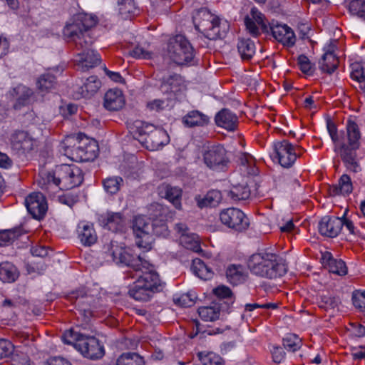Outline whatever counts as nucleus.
Listing matches in <instances>:
<instances>
[{
    "label": "nucleus",
    "mask_w": 365,
    "mask_h": 365,
    "mask_svg": "<svg viewBox=\"0 0 365 365\" xmlns=\"http://www.w3.org/2000/svg\"><path fill=\"white\" fill-rule=\"evenodd\" d=\"M107 252L116 264L130 267L135 271L143 269L141 266L147 261L144 255H134L131 250L119 246L117 242H110L108 245Z\"/></svg>",
    "instance_id": "nucleus-7"
},
{
    "label": "nucleus",
    "mask_w": 365,
    "mask_h": 365,
    "mask_svg": "<svg viewBox=\"0 0 365 365\" xmlns=\"http://www.w3.org/2000/svg\"><path fill=\"white\" fill-rule=\"evenodd\" d=\"M349 11L365 21V0H352L349 6Z\"/></svg>",
    "instance_id": "nucleus-52"
},
{
    "label": "nucleus",
    "mask_w": 365,
    "mask_h": 365,
    "mask_svg": "<svg viewBox=\"0 0 365 365\" xmlns=\"http://www.w3.org/2000/svg\"><path fill=\"white\" fill-rule=\"evenodd\" d=\"M78 238L85 246H91L97 240V235L93 225L87 222H81L77 227Z\"/></svg>",
    "instance_id": "nucleus-26"
},
{
    "label": "nucleus",
    "mask_w": 365,
    "mask_h": 365,
    "mask_svg": "<svg viewBox=\"0 0 365 365\" xmlns=\"http://www.w3.org/2000/svg\"><path fill=\"white\" fill-rule=\"evenodd\" d=\"M96 24V16L85 13L77 14L66 24L63 36L68 41L74 43L76 48L85 49L93 43L90 29Z\"/></svg>",
    "instance_id": "nucleus-3"
},
{
    "label": "nucleus",
    "mask_w": 365,
    "mask_h": 365,
    "mask_svg": "<svg viewBox=\"0 0 365 365\" xmlns=\"http://www.w3.org/2000/svg\"><path fill=\"white\" fill-rule=\"evenodd\" d=\"M88 46L85 49L76 48L79 52L77 54L76 62L79 67V63L81 64L82 70L86 71L98 66L101 63L100 55L94 50Z\"/></svg>",
    "instance_id": "nucleus-18"
},
{
    "label": "nucleus",
    "mask_w": 365,
    "mask_h": 365,
    "mask_svg": "<svg viewBox=\"0 0 365 365\" xmlns=\"http://www.w3.org/2000/svg\"><path fill=\"white\" fill-rule=\"evenodd\" d=\"M143 358L136 353H123L117 359L116 365H144Z\"/></svg>",
    "instance_id": "nucleus-41"
},
{
    "label": "nucleus",
    "mask_w": 365,
    "mask_h": 365,
    "mask_svg": "<svg viewBox=\"0 0 365 365\" xmlns=\"http://www.w3.org/2000/svg\"><path fill=\"white\" fill-rule=\"evenodd\" d=\"M58 200L61 203L72 207L78 201V196L76 194L68 192L59 196Z\"/></svg>",
    "instance_id": "nucleus-60"
},
{
    "label": "nucleus",
    "mask_w": 365,
    "mask_h": 365,
    "mask_svg": "<svg viewBox=\"0 0 365 365\" xmlns=\"http://www.w3.org/2000/svg\"><path fill=\"white\" fill-rule=\"evenodd\" d=\"M81 145L82 152L87 153V150L88 151V149H91L92 150V154L91 155L92 156H86V159H81V162L93 160L96 158H97L98 155V145L96 140L89 139L86 137L83 138Z\"/></svg>",
    "instance_id": "nucleus-44"
},
{
    "label": "nucleus",
    "mask_w": 365,
    "mask_h": 365,
    "mask_svg": "<svg viewBox=\"0 0 365 365\" xmlns=\"http://www.w3.org/2000/svg\"><path fill=\"white\" fill-rule=\"evenodd\" d=\"M143 269H138L136 272H141V274L138 276V279H143L147 287L154 292H158L163 289V283L160 279L159 274L155 269L153 264L148 260L141 266Z\"/></svg>",
    "instance_id": "nucleus-15"
},
{
    "label": "nucleus",
    "mask_w": 365,
    "mask_h": 365,
    "mask_svg": "<svg viewBox=\"0 0 365 365\" xmlns=\"http://www.w3.org/2000/svg\"><path fill=\"white\" fill-rule=\"evenodd\" d=\"M267 259L269 260V263H266L264 271L267 270L268 273L262 274V277L274 279L286 274L287 266L282 257L274 253L269 252Z\"/></svg>",
    "instance_id": "nucleus-17"
},
{
    "label": "nucleus",
    "mask_w": 365,
    "mask_h": 365,
    "mask_svg": "<svg viewBox=\"0 0 365 365\" xmlns=\"http://www.w3.org/2000/svg\"><path fill=\"white\" fill-rule=\"evenodd\" d=\"M352 189L353 187L350 177L344 174L339 178L338 184L332 186L331 194L333 195H349L352 192Z\"/></svg>",
    "instance_id": "nucleus-36"
},
{
    "label": "nucleus",
    "mask_w": 365,
    "mask_h": 365,
    "mask_svg": "<svg viewBox=\"0 0 365 365\" xmlns=\"http://www.w3.org/2000/svg\"><path fill=\"white\" fill-rule=\"evenodd\" d=\"M77 349L84 356L91 359H100L104 355L103 346L93 336L85 335L84 338L77 343Z\"/></svg>",
    "instance_id": "nucleus-13"
},
{
    "label": "nucleus",
    "mask_w": 365,
    "mask_h": 365,
    "mask_svg": "<svg viewBox=\"0 0 365 365\" xmlns=\"http://www.w3.org/2000/svg\"><path fill=\"white\" fill-rule=\"evenodd\" d=\"M274 153L279 164L284 168H290L296 161L301 150L299 146H294L288 140H284L274 144Z\"/></svg>",
    "instance_id": "nucleus-12"
},
{
    "label": "nucleus",
    "mask_w": 365,
    "mask_h": 365,
    "mask_svg": "<svg viewBox=\"0 0 365 365\" xmlns=\"http://www.w3.org/2000/svg\"><path fill=\"white\" fill-rule=\"evenodd\" d=\"M19 277L16 267L9 262L0 263V280L3 282H14Z\"/></svg>",
    "instance_id": "nucleus-34"
},
{
    "label": "nucleus",
    "mask_w": 365,
    "mask_h": 365,
    "mask_svg": "<svg viewBox=\"0 0 365 365\" xmlns=\"http://www.w3.org/2000/svg\"><path fill=\"white\" fill-rule=\"evenodd\" d=\"M98 220L101 226L113 232L123 231L125 225V220L120 212H107Z\"/></svg>",
    "instance_id": "nucleus-20"
},
{
    "label": "nucleus",
    "mask_w": 365,
    "mask_h": 365,
    "mask_svg": "<svg viewBox=\"0 0 365 365\" xmlns=\"http://www.w3.org/2000/svg\"><path fill=\"white\" fill-rule=\"evenodd\" d=\"M220 220L224 225L237 232H242L250 225L249 219L245 214L235 207L222 210L220 213Z\"/></svg>",
    "instance_id": "nucleus-9"
},
{
    "label": "nucleus",
    "mask_w": 365,
    "mask_h": 365,
    "mask_svg": "<svg viewBox=\"0 0 365 365\" xmlns=\"http://www.w3.org/2000/svg\"><path fill=\"white\" fill-rule=\"evenodd\" d=\"M361 133L358 124L351 118L346 123L345 130L340 132L339 146L335 147V151L339 155L348 170L354 173L361 170L356 159V150L360 147Z\"/></svg>",
    "instance_id": "nucleus-1"
},
{
    "label": "nucleus",
    "mask_w": 365,
    "mask_h": 365,
    "mask_svg": "<svg viewBox=\"0 0 365 365\" xmlns=\"http://www.w3.org/2000/svg\"><path fill=\"white\" fill-rule=\"evenodd\" d=\"M203 161L210 169L217 171L224 170L230 163L226 150L220 145L211 146L205 150Z\"/></svg>",
    "instance_id": "nucleus-10"
},
{
    "label": "nucleus",
    "mask_w": 365,
    "mask_h": 365,
    "mask_svg": "<svg viewBox=\"0 0 365 365\" xmlns=\"http://www.w3.org/2000/svg\"><path fill=\"white\" fill-rule=\"evenodd\" d=\"M83 181L81 169L75 165L63 164L58 166L53 173L45 174L38 184L43 190L59 188L71 189L79 186Z\"/></svg>",
    "instance_id": "nucleus-2"
},
{
    "label": "nucleus",
    "mask_w": 365,
    "mask_h": 365,
    "mask_svg": "<svg viewBox=\"0 0 365 365\" xmlns=\"http://www.w3.org/2000/svg\"><path fill=\"white\" fill-rule=\"evenodd\" d=\"M247 277L245 267L240 264H230L227 267L226 277L227 281L233 285L243 283Z\"/></svg>",
    "instance_id": "nucleus-31"
},
{
    "label": "nucleus",
    "mask_w": 365,
    "mask_h": 365,
    "mask_svg": "<svg viewBox=\"0 0 365 365\" xmlns=\"http://www.w3.org/2000/svg\"><path fill=\"white\" fill-rule=\"evenodd\" d=\"M222 196L220 191L211 190L205 195H196L195 200L199 208L214 207L217 206L222 201Z\"/></svg>",
    "instance_id": "nucleus-29"
},
{
    "label": "nucleus",
    "mask_w": 365,
    "mask_h": 365,
    "mask_svg": "<svg viewBox=\"0 0 365 365\" xmlns=\"http://www.w3.org/2000/svg\"><path fill=\"white\" fill-rule=\"evenodd\" d=\"M199 360L203 365H222V359L213 352H199L197 354Z\"/></svg>",
    "instance_id": "nucleus-48"
},
{
    "label": "nucleus",
    "mask_w": 365,
    "mask_h": 365,
    "mask_svg": "<svg viewBox=\"0 0 365 365\" xmlns=\"http://www.w3.org/2000/svg\"><path fill=\"white\" fill-rule=\"evenodd\" d=\"M182 122L185 127H203L210 123V118L197 110L189 111L182 117Z\"/></svg>",
    "instance_id": "nucleus-30"
},
{
    "label": "nucleus",
    "mask_w": 365,
    "mask_h": 365,
    "mask_svg": "<svg viewBox=\"0 0 365 365\" xmlns=\"http://www.w3.org/2000/svg\"><path fill=\"white\" fill-rule=\"evenodd\" d=\"M82 138L80 135L66 137L61 145V150L64 155L73 161L79 162L81 159H86V156L92 154V150L88 149L87 153L81 150Z\"/></svg>",
    "instance_id": "nucleus-11"
},
{
    "label": "nucleus",
    "mask_w": 365,
    "mask_h": 365,
    "mask_svg": "<svg viewBox=\"0 0 365 365\" xmlns=\"http://www.w3.org/2000/svg\"><path fill=\"white\" fill-rule=\"evenodd\" d=\"M14 350L13 344L8 340L0 339V360L9 356Z\"/></svg>",
    "instance_id": "nucleus-58"
},
{
    "label": "nucleus",
    "mask_w": 365,
    "mask_h": 365,
    "mask_svg": "<svg viewBox=\"0 0 365 365\" xmlns=\"http://www.w3.org/2000/svg\"><path fill=\"white\" fill-rule=\"evenodd\" d=\"M182 195L181 189L178 187H172L166 185L165 187V197L169 200L177 209L181 208L180 197Z\"/></svg>",
    "instance_id": "nucleus-42"
},
{
    "label": "nucleus",
    "mask_w": 365,
    "mask_h": 365,
    "mask_svg": "<svg viewBox=\"0 0 365 365\" xmlns=\"http://www.w3.org/2000/svg\"><path fill=\"white\" fill-rule=\"evenodd\" d=\"M157 222V221H154L150 223V220L145 216L139 215L135 217L133 230L137 238L138 247L150 250L153 241L152 232L156 235L165 236L167 235V225L165 223L158 225Z\"/></svg>",
    "instance_id": "nucleus-5"
},
{
    "label": "nucleus",
    "mask_w": 365,
    "mask_h": 365,
    "mask_svg": "<svg viewBox=\"0 0 365 365\" xmlns=\"http://www.w3.org/2000/svg\"><path fill=\"white\" fill-rule=\"evenodd\" d=\"M130 55L135 58L149 59L151 58V53L140 46H136L130 51Z\"/></svg>",
    "instance_id": "nucleus-62"
},
{
    "label": "nucleus",
    "mask_w": 365,
    "mask_h": 365,
    "mask_svg": "<svg viewBox=\"0 0 365 365\" xmlns=\"http://www.w3.org/2000/svg\"><path fill=\"white\" fill-rule=\"evenodd\" d=\"M268 252L267 251H262L253 254L250 257L248 267L253 274L262 277V274L268 273L267 270L264 271L266 263H269V260L267 259Z\"/></svg>",
    "instance_id": "nucleus-25"
},
{
    "label": "nucleus",
    "mask_w": 365,
    "mask_h": 365,
    "mask_svg": "<svg viewBox=\"0 0 365 365\" xmlns=\"http://www.w3.org/2000/svg\"><path fill=\"white\" fill-rule=\"evenodd\" d=\"M19 235L18 230H6L0 231V247L11 243Z\"/></svg>",
    "instance_id": "nucleus-54"
},
{
    "label": "nucleus",
    "mask_w": 365,
    "mask_h": 365,
    "mask_svg": "<svg viewBox=\"0 0 365 365\" xmlns=\"http://www.w3.org/2000/svg\"><path fill=\"white\" fill-rule=\"evenodd\" d=\"M277 225L282 232H288L292 231L294 225L293 223L292 219L289 217L282 218L281 220L278 221Z\"/></svg>",
    "instance_id": "nucleus-63"
},
{
    "label": "nucleus",
    "mask_w": 365,
    "mask_h": 365,
    "mask_svg": "<svg viewBox=\"0 0 365 365\" xmlns=\"http://www.w3.org/2000/svg\"><path fill=\"white\" fill-rule=\"evenodd\" d=\"M168 52L170 59L178 65L189 63L194 57L192 46L182 35H177L170 40Z\"/></svg>",
    "instance_id": "nucleus-8"
},
{
    "label": "nucleus",
    "mask_w": 365,
    "mask_h": 365,
    "mask_svg": "<svg viewBox=\"0 0 365 365\" xmlns=\"http://www.w3.org/2000/svg\"><path fill=\"white\" fill-rule=\"evenodd\" d=\"M144 282L143 279H137L133 283L128 291L130 297L137 301L147 302L153 297L155 292L150 287H147Z\"/></svg>",
    "instance_id": "nucleus-27"
},
{
    "label": "nucleus",
    "mask_w": 365,
    "mask_h": 365,
    "mask_svg": "<svg viewBox=\"0 0 365 365\" xmlns=\"http://www.w3.org/2000/svg\"><path fill=\"white\" fill-rule=\"evenodd\" d=\"M135 138L148 150H155L169 143V135L162 128H157L148 123L136 126Z\"/></svg>",
    "instance_id": "nucleus-6"
},
{
    "label": "nucleus",
    "mask_w": 365,
    "mask_h": 365,
    "mask_svg": "<svg viewBox=\"0 0 365 365\" xmlns=\"http://www.w3.org/2000/svg\"><path fill=\"white\" fill-rule=\"evenodd\" d=\"M265 17L257 8L253 7L250 11V15L245 18V24L248 33L254 37L260 34V30L267 31L265 24Z\"/></svg>",
    "instance_id": "nucleus-16"
},
{
    "label": "nucleus",
    "mask_w": 365,
    "mask_h": 365,
    "mask_svg": "<svg viewBox=\"0 0 365 365\" xmlns=\"http://www.w3.org/2000/svg\"><path fill=\"white\" fill-rule=\"evenodd\" d=\"M215 121L218 127H221L228 131H234L238 125V118L229 109H222L215 117Z\"/></svg>",
    "instance_id": "nucleus-23"
},
{
    "label": "nucleus",
    "mask_w": 365,
    "mask_h": 365,
    "mask_svg": "<svg viewBox=\"0 0 365 365\" xmlns=\"http://www.w3.org/2000/svg\"><path fill=\"white\" fill-rule=\"evenodd\" d=\"M250 190L246 185L234 186L229 192V196L234 200H245L250 196Z\"/></svg>",
    "instance_id": "nucleus-45"
},
{
    "label": "nucleus",
    "mask_w": 365,
    "mask_h": 365,
    "mask_svg": "<svg viewBox=\"0 0 365 365\" xmlns=\"http://www.w3.org/2000/svg\"><path fill=\"white\" fill-rule=\"evenodd\" d=\"M271 353L274 363L279 364L284 359L285 352L282 347L274 346Z\"/></svg>",
    "instance_id": "nucleus-64"
},
{
    "label": "nucleus",
    "mask_w": 365,
    "mask_h": 365,
    "mask_svg": "<svg viewBox=\"0 0 365 365\" xmlns=\"http://www.w3.org/2000/svg\"><path fill=\"white\" fill-rule=\"evenodd\" d=\"M200 317L206 322H212L220 317V310L215 307H202L198 309Z\"/></svg>",
    "instance_id": "nucleus-47"
},
{
    "label": "nucleus",
    "mask_w": 365,
    "mask_h": 365,
    "mask_svg": "<svg viewBox=\"0 0 365 365\" xmlns=\"http://www.w3.org/2000/svg\"><path fill=\"white\" fill-rule=\"evenodd\" d=\"M12 148L24 153L31 151L34 147V140L28 133L16 130L11 137Z\"/></svg>",
    "instance_id": "nucleus-22"
},
{
    "label": "nucleus",
    "mask_w": 365,
    "mask_h": 365,
    "mask_svg": "<svg viewBox=\"0 0 365 365\" xmlns=\"http://www.w3.org/2000/svg\"><path fill=\"white\" fill-rule=\"evenodd\" d=\"M283 346L289 351L294 352L302 346V340L296 335L290 334L283 339Z\"/></svg>",
    "instance_id": "nucleus-50"
},
{
    "label": "nucleus",
    "mask_w": 365,
    "mask_h": 365,
    "mask_svg": "<svg viewBox=\"0 0 365 365\" xmlns=\"http://www.w3.org/2000/svg\"><path fill=\"white\" fill-rule=\"evenodd\" d=\"M339 64V60L336 56V63H334V61L331 60H324V56H322L321 60L319 61V68L323 72H326L327 73H332L337 68Z\"/></svg>",
    "instance_id": "nucleus-55"
},
{
    "label": "nucleus",
    "mask_w": 365,
    "mask_h": 365,
    "mask_svg": "<svg viewBox=\"0 0 365 365\" xmlns=\"http://www.w3.org/2000/svg\"><path fill=\"white\" fill-rule=\"evenodd\" d=\"M14 92L16 94V102L14 106L16 110L29 104L34 93L31 88L23 85H19L15 88Z\"/></svg>",
    "instance_id": "nucleus-33"
},
{
    "label": "nucleus",
    "mask_w": 365,
    "mask_h": 365,
    "mask_svg": "<svg viewBox=\"0 0 365 365\" xmlns=\"http://www.w3.org/2000/svg\"><path fill=\"white\" fill-rule=\"evenodd\" d=\"M214 294L219 299L227 300V303L234 302V296L231 289L225 285H220L213 289Z\"/></svg>",
    "instance_id": "nucleus-53"
},
{
    "label": "nucleus",
    "mask_w": 365,
    "mask_h": 365,
    "mask_svg": "<svg viewBox=\"0 0 365 365\" xmlns=\"http://www.w3.org/2000/svg\"><path fill=\"white\" fill-rule=\"evenodd\" d=\"M84 336V334L75 331L73 329H70L63 333L62 340L65 344H72L76 349H77V343L78 341L83 339Z\"/></svg>",
    "instance_id": "nucleus-51"
},
{
    "label": "nucleus",
    "mask_w": 365,
    "mask_h": 365,
    "mask_svg": "<svg viewBox=\"0 0 365 365\" xmlns=\"http://www.w3.org/2000/svg\"><path fill=\"white\" fill-rule=\"evenodd\" d=\"M173 302L175 304L182 307H189L194 304L193 300L187 293L180 294V296L175 295L173 297Z\"/></svg>",
    "instance_id": "nucleus-59"
},
{
    "label": "nucleus",
    "mask_w": 365,
    "mask_h": 365,
    "mask_svg": "<svg viewBox=\"0 0 365 365\" xmlns=\"http://www.w3.org/2000/svg\"><path fill=\"white\" fill-rule=\"evenodd\" d=\"M118 9L122 18L127 19L130 14H135L137 7L133 0H118Z\"/></svg>",
    "instance_id": "nucleus-46"
},
{
    "label": "nucleus",
    "mask_w": 365,
    "mask_h": 365,
    "mask_svg": "<svg viewBox=\"0 0 365 365\" xmlns=\"http://www.w3.org/2000/svg\"><path fill=\"white\" fill-rule=\"evenodd\" d=\"M25 205L28 212L36 220L42 219L47 211L46 197L41 192H33L25 199Z\"/></svg>",
    "instance_id": "nucleus-14"
},
{
    "label": "nucleus",
    "mask_w": 365,
    "mask_h": 365,
    "mask_svg": "<svg viewBox=\"0 0 365 365\" xmlns=\"http://www.w3.org/2000/svg\"><path fill=\"white\" fill-rule=\"evenodd\" d=\"M125 99L119 89H110L104 96V107L108 110H118L123 107Z\"/></svg>",
    "instance_id": "nucleus-28"
},
{
    "label": "nucleus",
    "mask_w": 365,
    "mask_h": 365,
    "mask_svg": "<svg viewBox=\"0 0 365 365\" xmlns=\"http://www.w3.org/2000/svg\"><path fill=\"white\" fill-rule=\"evenodd\" d=\"M297 63L299 69L304 73L310 74L312 73V64L309 58L304 55H300L297 59Z\"/></svg>",
    "instance_id": "nucleus-61"
},
{
    "label": "nucleus",
    "mask_w": 365,
    "mask_h": 365,
    "mask_svg": "<svg viewBox=\"0 0 365 365\" xmlns=\"http://www.w3.org/2000/svg\"><path fill=\"white\" fill-rule=\"evenodd\" d=\"M319 307L325 310L334 309L341 304L339 297L331 295H322L319 301Z\"/></svg>",
    "instance_id": "nucleus-49"
},
{
    "label": "nucleus",
    "mask_w": 365,
    "mask_h": 365,
    "mask_svg": "<svg viewBox=\"0 0 365 365\" xmlns=\"http://www.w3.org/2000/svg\"><path fill=\"white\" fill-rule=\"evenodd\" d=\"M354 306L362 312H365V292H354L352 294Z\"/></svg>",
    "instance_id": "nucleus-57"
},
{
    "label": "nucleus",
    "mask_w": 365,
    "mask_h": 365,
    "mask_svg": "<svg viewBox=\"0 0 365 365\" xmlns=\"http://www.w3.org/2000/svg\"><path fill=\"white\" fill-rule=\"evenodd\" d=\"M180 244L186 249L190 250L195 252L201 250L199 237L194 233L183 235L180 237Z\"/></svg>",
    "instance_id": "nucleus-40"
},
{
    "label": "nucleus",
    "mask_w": 365,
    "mask_h": 365,
    "mask_svg": "<svg viewBox=\"0 0 365 365\" xmlns=\"http://www.w3.org/2000/svg\"><path fill=\"white\" fill-rule=\"evenodd\" d=\"M270 30L273 37L279 42L287 46H292L295 43V35L290 27L286 24L270 25Z\"/></svg>",
    "instance_id": "nucleus-21"
},
{
    "label": "nucleus",
    "mask_w": 365,
    "mask_h": 365,
    "mask_svg": "<svg viewBox=\"0 0 365 365\" xmlns=\"http://www.w3.org/2000/svg\"><path fill=\"white\" fill-rule=\"evenodd\" d=\"M182 79L178 73H171L162 77L161 88L165 92L176 93L182 84Z\"/></svg>",
    "instance_id": "nucleus-32"
},
{
    "label": "nucleus",
    "mask_w": 365,
    "mask_h": 365,
    "mask_svg": "<svg viewBox=\"0 0 365 365\" xmlns=\"http://www.w3.org/2000/svg\"><path fill=\"white\" fill-rule=\"evenodd\" d=\"M192 271L195 275L203 280L210 279L213 276V272L200 259H195L192 262Z\"/></svg>",
    "instance_id": "nucleus-37"
},
{
    "label": "nucleus",
    "mask_w": 365,
    "mask_h": 365,
    "mask_svg": "<svg viewBox=\"0 0 365 365\" xmlns=\"http://www.w3.org/2000/svg\"><path fill=\"white\" fill-rule=\"evenodd\" d=\"M336 41L333 40L324 46V53L323 55L324 61L331 60L334 61V63H336V55L334 54V51L336 48Z\"/></svg>",
    "instance_id": "nucleus-56"
},
{
    "label": "nucleus",
    "mask_w": 365,
    "mask_h": 365,
    "mask_svg": "<svg viewBox=\"0 0 365 365\" xmlns=\"http://www.w3.org/2000/svg\"><path fill=\"white\" fill-rule=\"evenodd\" d=\"M195 28L206 38L216 40L225 36L229 31V23L212 14L206 8L196 10L192 15Z\"/></svg>",
    "instance_id": "nucleus-4"
},
{
    "label": "nucleus",
    "mask_w": 365,
    "mask_h": 365,
    "mask_svg": "<svg viewBox=\"0 0 365 365\" xmlns=\"http://www.w3.org/2000/svg\"><path fill=\"white\" fill-rule=\"evenodd\" d=\"M105 190L110 194H115L123 185V179L120 176H113L103 181Z\"/></svg>",
    "instance_id": "nucleus-43"
},
{
    "label": "nucleus",
    "mask_w": 365,
    "mask_h": 365,
    "mask_svg": "<svg viewBox=\"0 0 365 365\" xmlns=\"http://www.w3.org/2000/svg\"><path fill=\"white\" fill-rule=\"evenodd\" d=\"M237 51L244 61L250 60L255 53L256 48L254 42L249 38L240 39L237 43Z\"/></svg>",
    "instance_id": "nucleus-35"
},
{
    "label": "nucleus",
    "mask_w": 365,
    "mask_h": 365,
    "mask_svg": "<svg viewBox=\"0 0 365 365\" xmlns=\"http://www.w3.org/2000/svg\"><path fill=\"white\" fill-rule=\"evenodd\" d=\"M101 81L96 76L88 77L81 87V95L85 98H89L95 94L100 88Z\"/></svg>",
    "instance_id": "nucleus-38"
},
{
    "label": "nucleus",
    "mask_w": 365,
    "mask_h": 365,
    "mask_svg": "<svg viewBox=\"0 0 365 365\" xmlns=\"http://www.w3.org/2000/svg\"><path fill=\"white\" fill-rule=\"evenodd\" d=\"M343 227L341 220L337 217H324L319 223V231L321 235L335 237L341 232Z\"/></svg>",
    "instance_id": "nucleus-19"
},
{
    "label": "nucleus",
    "mask_w": 365,
    "mask_h": 365,
    "mask_svg": "<svg viewBox=\"0 0 365 365\" xmlns=\"http://www.w3.org/2000/svg\"><path fill=\"white\" fill-rule=\"evenodd\" d=\"M322 260L323 264L333 274L344 276L347 274L346 263L341 259H335L329 252L322 254Z\"/></svg>",
    "instance_id": "nucleus-24"
},
{
    "label": "nucleus",
    "mask_w": 365,
    "mask_h": 365,
    "mask_svg": "<svg viewBox=\"0 0 365 365\" xmlns=\"http://www.w3.org/2000/svg\"><path fill=\"white\" fill-rule=\"evenodd\" d=\"M36 84L40 92L48 93L56 88V78L50 73H44L38 78Z\"/></svg>",
    "instance_id": "nucleus-39"
}]
</instances>
